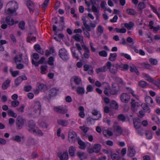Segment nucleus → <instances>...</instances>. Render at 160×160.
Masks as SVG:
<instances>
[{
	"label": "nucleus",
	"instance_id": "6ab92c4d",
	"mask_svg": "<svg viewBox=\"0 0 160 160\" xmlns=\"http://www.w3.org/2000/svg\"><path fill=\"white\" fill-rule=\"evenodd\" d=\"M45 61V58L44 57H42L38 62H36L33 59L32 60V63L33 65H34L35 66H38L39 64H42Z\"/></svg>",
	"mask_w": 160,
	"mask_h": 160
},
{
	"label": "nucleus",
	"instance_id": "423d86ee",
	"mask_svg": "<svg viewBox=\"0 0 160 160\" xmlns=\"http://www.w3.org/2000/svg\"><path fill=\"white\" fill-rule=\"evenodd\" d=\"M26 122V120L21 116H18L17 118L16 125L17 128L18 130L22 129Z\"/></svg>",
	"mask_w": 160,
	"mask_h": 160
},
{
	"label": "nucleus",
	"instance_id": "c85d7f7f",
	"mask_svg": "<svg viewBox=\"0 0 160 160\" xmlns=\"http://www.w3.org/2000/svg\"><path fill=\"white\" fill-rule=\"evenodd\" d=\"M98 119V118H96L94 119L90 117H88L86 119L87 122L89 124H93L94 123L95 120Z\"/></svg>",
	"mask_w": 160,
	"mask_h": 160
},
{
	"label": "nucleus",
	"instance_id": "4468645a",
	"mask_svg": "<svg viewBox=\"0 0 160 160\" xmlns=\"http://www.w3.org/2000/svg\"><path fill=\"white\" fill-rule=\"evenodd\" d=\"M103 85H104V88L105 90L104 91V93L107 96H110V85L108 83H103Z\"/></svg>",
	"mask_w": 160,
	"mask_h": 160
},
{
	"label": "nucleus",
	"instance_id": "774afa93",
	"mask_svg": "<svg viewBox=\"0 0 160 160\" xmlns=\"http://www.w3.org/2000/svg\"><path fill=\"white\" fill-rule=\"evenodd\" d=\"M145 135L148 139H149L152 138V133L149 131H146L145 132Z\"/></svg>",
	"mask_w": 160,
	"mask_h": 160
},
{
	"label": "nucleus",
	"instance_id": "a18cd8bd",
	"mask_svg": "<svg viewBox=\"0 0 160 160\" xmlns=\"http://www.w3.org/2000/svg\"><path fill=\"white\" fill-rule=\"evenodd\" d=\"M120 69L122 70H127L129 68V66L127 64H121L118 66Z\"/></svg>",
	"mask_w": 160,
	"mask_h": 160
},
{
	"label": "nucleus",
	"instance_id": "ddd939ff",
	"mask_svg": "<svg viewBox=\"0 0 160 160\" xmlns=\"http://www.w3.org/2000/svg\"><path fill=\"white\" fill-rule=\"evenodd\" d=\"M27 77L24 76H21L16 78L15 80V83L16 86H18L23 80H27Z\"/></svg>",
	"mask_w": 160,
	"mask_h": 160
},
{
	"label": "nucleus",
	"instance_id": "c03bdc74",
	"mask_svg": "<svg viewBox=\"0 0 160 160\" xmlns=\"http://www.w3.org/2000/svg\"><path fill=\"white\" fill-rule=\"evenodd\" d=\"M92 113L94 116H97L98 119L101 117V114L100 112L97 109H93L92 112Z\"/></svg>",
	"mask_w": 160,
	"mask_h": 160
},
{
	"label": "nucleus",
	"instance_id": "1a4fd4ad",
	"mask_svg": "<svg viewBox=\"0 0 160 160\" xmlns=\"http://www.w3.org/2000/svg\"><path fill=\"white\" fill-rule=\"evenodd\" d=\"M121 101L125 103H128L130 99V96L126 93H123L120 95Z\"/></svg>",
	"mask_w": 160,
	"mask_h": 160
},
{
	"label": "nucleus",
	"instance_id": "680f3d73",
	"mask_svg": "<svg viewBox=\"0 0 160 160\" xmlns=\"http://www.w3.org/2000/svg\"><path fill=\"white\" fill-rule=\"evenodd\" d=\"M138 85L142 88L145 87L147 85V83L146 82L144 81H140L138 83Z\"/></svg>",
	"mask_w": 160,
	"mask_h": 160
},
{
	"label": "nucleus",
	"instance_id": "bf43d9fd",
	"mask_svg": "<svg viewBox=\"0 0 160 160\" xmlns=\"http://www.w3.org/2000/svg\"><path fill=\"white\" fill-rule=\"evenodd\" d=\"M11 104L12 107L15 108L19 105V102L18 101H13L11 102Z\"/></svg>",
	"mask_w": 160,
	"mask_h": 160
},
{
	"label": "nucleus",
	"instance_id": "09e8293b",
	"mask_svg": "<svg viewBox=\"0 0 160 160\" xmlns=\"http://www.w3.org/2000/svg\"><path fill=\"white\" fill-rule=\"evenodd\" d=\"M10 72L13 77H16L19 75V71H13L12 68L10 69Z\"/></svg>",
	"mask_w": 160,
	"mask_h": 160
},
{
	"label": "nucleus",
	"instance_id": "603ef678",
	"mask_svg": "<svg viewBox=\"0 0 160 160\" xmlns=\"http://www.w3.org/2000/svg\"><path fill=\"white\" fill-rule=\"evenodd\" d=\"M114 30L116 31L117 32L121 33H125L126 32V29L125 28L119 29L117 28H115Z\"/></svg>",
	"mask_w": 160,
	"mask_h": 160
},
{
	"label": "nucleus",
	"instance_id": "338daca9",
	"mask_svg": "<svg viewBox=\"0 0 160 160\" xmlns=\"http://www.w3.org/2000/svg\"><path fill=\"white\" fill-rule=\"evenodd\" d=\"M25 106L24 105H22L21 106L18 108H16L17 110L19 112L22 113L24 111V109Z\"/></svg>",
	"mask_w": 160,
	"mask_h": 160
},
{
	"label": "nucleus",
	"instance_id": "58836bf2",
	"mask_svg": "<svg viewBox=\"0 0 160 160\" xmlns=\"http://www.w3.org/2000/svg\"><path fill=\"white\" fill-rule=\"evenodd\" d=\"M36 144V142L34 139L30 138L28 140L27 142V145L30 146L31 145H34Z\"/></svg>",
	"mask_w": 160,
	"mask_h": 160
},
{
	"label": "nucleus",
	"instance_id": "052dcab7",
	"mask_svg": "<svg viewBox=\"0 0 160 160\" xmlns=\"http://www.w3.org/2000/svg\"><path fill=\"white\" fill-rule=\"evenodd\" d=\"M118 118L122 122H124L126 119L125 117L122 114H119L118 116Z\"/></svg>",
	"mask_w": 160,
	"mask_h": 160
},
{
	"label": "nucleus",
	"instance_id": "f257e3e1",
	"mask_svg": "<svg viewBox=\"0 0 160 160\" xmlns=\"http://www.w3.org/2000/svg\"><path fill=\"white\" fill-rule=\"evenodd\" d=\"M18 8V5L16 2L14 1L10 2L6 5L5 13L6 14L12 15L15 12Z\"/></svg>",
	"mask_w": 160,
	"mask_h": 160
},
{
	"label": "nucleus",
	"instance_id": "13d9d810",
	"mask_svg": "<svg viewBox=\"0 0 160 160\" xmlns=\"http://www.w3.org/2000/svg\"><path fill=\"white\" fill-rule=\"evenodd\" d=\"M38 87L40 90L44 91L46 89V86L42 83H40L38 86Z\"/></svg>",
	"mask_w": 160,
	"mask_h": 160
},
{
	"label": "nucleus",
	"instance_id": "5701e85b",
	"mask_svg": "<svg viewBox=\"0 0 160 160\" xmlns=\"http://www.w3.org/2000/svg\"><path fill=\"white\" fill-rule=\"evenodd\" d=\"M34 49L38 53L42 55L44 54V52L39 44H37L34 46Z\"/></svg>",
	"mask_w": 160,
	"mask_h": 160
},
{
	"label": "nucleus",
	"instance_id": "79ce46f5",
	"mask_svg": "<svg viewBox=\"0 0 160 160\" xmlns=\"http://www.w3.org/2000/svg\"><path fill=\"white\" fill-rule=\"evenodd\" d=\"M32 33H29L28 34V37L27 39V42H31V41L35 42L36 40V38L35 37H31V35Z\"/></svg>",
	"mask_w": 160,
	"mask_h": 160
},
{
	"label": "nucleus",
	"instance_id": "2f4dec72",
	"mask_svg": "<svg viewBox=\"0 0 160 160\" xmlns=\"http://www.w3.org/2000/svg\"><path fill=\"white\" fill-rule=\"evenodd\" d=\"M72 79L73 80L74 82L77 85L80 84L81 82L80 78L78 76H74L72 78Z\"/></svg>",
	"mask_w": 160,
	"mask_h": 160
},
{
	"label": "nucleus",
	"instance_id": "e433bc0d",
	"mask_svg": "<svg viewBox=\"0 0 160 160\" xmlns=\"http://www.w3.org/2000/svg\"><path fill=\"white\" fill-rule=\"evenodd\" d=\"M126 12L128 14L131 15H135L137 13L136 11L134 9L132 8L127 9Z\"/></svg>",
	"mask_w": 160,
	"mask_h": 160
},
{
	"label": "nucleus",
	"instance_id": "e2e57ef3",
	"mask_svg": "<svg viewBox=\"0 0 160 160\" xmlns=\"http://www.w3.org/2000/svg\"><path fill=\"white\" fill-rule=\"evenodd\" d=\"M98 54L100 56L103 57H106L108 55L107 52L104 50L100 51Z\"/></svg>",
	"mask_w": 160,
	"mask_h": 160
},
{
	"label": "nucleus",
	"instance_id": "864d4df0",
	"mask_svg": "<svg viewBox=\"0 0 160 160\" xmlns=\"http://www.w3.org/2000/svg\"><path fill=\"white\" fill-rule=\"evenodd\" d=\"M118 90L114 88H110V96L111 95H114L117 94Z\"/></svg>",
	"mask_w": 160,
	"mask_h": 160
},
{
	"label": "nucleus",
	"instance_id": "412c9836",
	"mask_svg": "<svg viewBox=\"0 0 160 160\" xmlns=\"http://www.w3.org/2000/svg\"><path fill=\"white\" fill-rule=\"evenodd\" d=\"M101 148V145L99 144H97L94 145L92 150L90 152V153H92L93 152L98 153Z\"/></svg>",
	"mask_w": 160,
	"mask_h": 160
},
{
	"label": "nucleus",
	"instance_id": "4be33fe9",
	"mask_svg": "<svg viewBox=\"0 0 160 160\" xmlns=\"http://www.w3.org/2000/svg\"><path fill=\"white\" fill-rule=\"evenodd\" d=\"M134 127L136 129H138L140 127L141 121L138 118H135L133 120Z\"/></svg>",
	"mask_w": 160,
	"mask_h": 160
},
{
	"label": "nucleus",
	"instance_id": "7c9ffc66",
	"mask_svg": "<svg viewBox=\"0 0 160 160\" xmlns=\"http://www.w3.org/2000/svg\"><path fill=\"white\" fill-rule=\"evenodd\" d=\"M107 70V67L105 65V66H104L102 67L97 68L96 69V72L97 73H99L100 72H106Z\"/></svg>",
	"mask_w": 160,
	"mask_h": 160
},
{
	"label": "nucleus",
	"instance_id": "b1692460",
	"mask_svg": "<svg viewBox=\"0 0 160 160\" xmlns=\"http://www.w3.org/2000/svg\"><path fill=\"white\" fill-rule=\"evenodd\" d=\"M57 122L58 124L63 127H66L69 124L68 121L61 119L58 120Z\"/></svg>",
	"mask_w": 160,
	"mask_h": 160
},
{
	"label": "nucleus",
	"instance_id": "6e6d98bb",
	"mask_svg": "<svg viewBox=\"0 0 160 160\" xmlns=\"http://www.w3.org/2000/svg\"><path fill=\"white\" fill-rule=\"evenodd\" d=\"M145 79L146 80L150 82H152L153 81V79L147 74H144V75Z\"/></svg>",
	"mask_w": 160,
	"mask_h": 160
},
{
	"label": "nucleus",
	"instance_id": "ea45409f",
	"mask_svg": "<svg viewBox=\"0 0 160 160\" xmlns=\"http://www.w3.org/2000/svg\"><path fill=\"white\" fill-rule=\"evenodd\" d=\"M110 106L114 109L117 110L118 108V103L115 101H112L110 104Z\"/></svg>",
	"mask_w": 160,
	"mask_h": 160
},
{
	"label": "nucleus",
	"instance_id": "69168bd1",
	"mask_svg": "<svg viewBox=\"0 0 160 160\" xmlns=\"http://www.w3.org/2000/svg\"><path fill=\"white\" fill-rule=\"evenodd\" d=\"M33 133L34 134H38L41 136H42L43 135V133L42 131L38 129L37 128H36Z\"/></svg>",
	"mask_w": 160,
	"mask_h": 160
},
{
	"label": "nucleus",
	"instance_id": "bb28decb",
	"mask_svg": "<svg viewBox=\"0 0 160 160\" xmlns=\"http://www.w3.org/2000/svg\"><path fill=\"white\" fill-rule=\"evenodd\" d=\"M72 38L77 42H83V37L80 34H77L72 36Z\"/></svg>",
	"mask_w": 160,
	"mask_h": 160
},
{
	"label": "nucleus",
	"instance_id": "37998d69",
	"mask_svg": "<svg viewBox=\"0 0 160 160\" xmlns=\"http://www.w3.org/2000/svg\"><path fill=\"white\" fill-rule=\"evenodd\" d=\"M134 23L132 22H129L128 23H125L124 26L128 30H130L134 27Z\"/></svg>",
	"mask_w": 160,
	"mask_h": 160
},
{
	"label": "nucleus",
	"instance_id": "72a5a7b5",
	"mask_svg": "<svg viewBox=\"0 0 160 160\" xmlns=\"http://www.w3.org/2000/svg\"><path fill=\"white\" fill-rule=\"evenodd\" d=\"M78 110L80 111L79 113V116L82 118L85 117V114L84 112V108L82 106H80L78 108Z\"/></svg>",
	"mask_w": 160,
	"mask_h": 160
},
{
	"label": "nucleus",
	"instance_id": "7ed1b4c3",
	"mask_svg": "<svg viewBox=\"0 0 160 160\" xmlns=\"http://www.w3.org/2000/svg\"><path fill=\"white\" fill-rule=\"evenodd\" d=\"M41 105L39 102L36 101L35 102L32 106V114L34 115L37 113L39 115L41 112Z\"/></svg>",
	"mask_w": 160,
	"mask_h": 160
},
{
	"label": "nucleus",
	"instance_id": "20e7f679",
	"mask_svg": "<svg viewBox=\"0 0 160 160\" xmlns=\"http://www.w3.org/2000/svg\"><path fill=\"white\" fill-rule=\"evenodd\" d=\"M107 69H108L111 73L116 75L118 72V67L114 64L112 65L111 62L108 61L106 64Z\"/></svg>",
	"mask_w": 160,
	"mask_h": 160
},
{
	"label": "nucleus",
	"instance_id": "9d476101",
	"mask_svg": "<svg viewBox=\"0 0 160 160\" xmlns=\"http://www.w3.org/2000/svg\"><path fill=\"white\" fill-rule=\"evenodd\" d=\"M57 156L60 160H68V155L67 151H65L63 153L59 152L58 153Z\"/></svg>",
	"mask_w": 160,
	"mask_h": 160
},
{
	"label": "nucleus",
	"instance_id": "a19ab883",
	"mask_svg": "<svg viewBox=\"0 0 160 160\" xmlns=\"http://www.w3.org/2000/svg\"><path fill=\"white\" fill-rule=\"evenodd\" d=\"M145 8V5L144 2H140L138 5V10L140 12H142V10Z\"/></svg>",
	"mask_w": 160,
	"mask_h": 160
},
{
	"label": "nucleus",
	"instance_id": "f03ea898",
	"mask_svg": "<svg viewBox=\"0 0 160 160\" xmlns=\"http://www.w3.org/2000/svg\"><path fill=\"white\" fill-rule=\"evenodd\" d=\"M1 22L2 24L1 28L3 29H5L7 28L8 25L7 24L10 26H12L14 24L17 23L18 22V21L15 22L13 19L10 16L2 18Z\"/></svg>",
	"mask_w": 160,
	"mask_h": 160
},
{
	"label": "nucleus",
	"instance_id": "0e129e2a",
	"mask_svg": "<svg viewBox=\"0 0 160 160\" xmlns=\"http://www.w3.org/2000/svg\"><path fill=\"white\" fill-rule=\"evenodd\" d=\"M149 61L153 65H156L158 63L157 60L155 59L152 58H150L149 59Z\"/></svg>",
	"mask_w": 160,
	"mask_h": 160
},
{
	"label": "nucleus",
	"instance_id": "49530a36",
	"mask_svg": "<svg viewBox=\"0 0 160 160\" xmlns=\"http://www.w3.org/2000/svg\"><path fill=\"white\" fill-rule=\"evenodd\" d=\"M130 70L131 72H135L137 75L139 74V72L136 67L133 65H132L130 67Z\"/></svg>",
	"mask_w": 160,
	"mask_h": 160
},
{
	"label": "nucleus",
	"instance_id": "4d7b16f0",
	"mask_svg": "<svg viewBox=\"0 0 160 160\" xmlns=\"http://www.w3.org/2000/svg\"><path fill=\"white\" fill-rule=\"evenodd\" d=\"M103 133L105 136L108 135L109 136H111L113 135V133L112 131L108 130H104L103 132Z\"/></svg>",
	"mask_w": 160,
	"mask_h": 160
},
{
	"label": "nucleus",
	"instance_id": "c9c22d12",
	"mask_svg": "<svg viewBox=\"0 0 160 160\" xmlns=\"http://www.w3.org/2000/svg\"><path fill=\"white\" fill-rule=\"evenodd\" d=\"M117 57V54L115 53H111L108 58L109 60L111 61H115Z\"/></svg>",
	"mask_w": 160,
	"mask_h": 160
},
{
	"label": "nucleus",
	"instance_id": "2eb2a0df",
	"mask_svg": "<svg viewBox=\"0 0 160 160\" xmlns=\"http://www.w3.org/2000/svg\"><path fill=\"white\" fill-rule=\"evenodd\" d=\"M54 109L56 112L59 113H65L67 112L66 109L61 106L55 107Z\"/></svg>",
	"mask_w": 160,
	"mask_h": 160
},
{
	"label": "nucleus",
	"instance_id": "473e14b6",
	"mask_svg": "<svg viewBox=\"0 0 160 160\" xmlns=\"http://www.w3.org/2000/svg\"><path fill=\"white\" fill-rule=\"evenodd\" d=\"M104 28L101 25H99L97 28V34L99 37H100L103 32Z\"/></svg>",
	"mask_w": 160,
	"mask_h": 160
},
{
	"label": "nucleus",
	"instance_id": "393cba45",
	"mask_svg": "<svg viewBox=\"0 0 160 160\" xmlns=\"http://www.w3.org/2000/svg\"><path fill=\"white\" fill-rule=\"evenodd\" d=\"M76 149L75 147L70 146L68 149V152L70 156L71 157L74 156Z\"/></svg>",
	"mask_w": 160,
	"mask_h": 160
},
{
	"label": "nucleus",
	"instance_id": "a878e982",
	"mask_svg": "<svg viewBox=\"0 0 160 160\" xmlns=\"http://www.w3.org/2000/svg\"><path fill=\"white\" fill-rule=\"evenodd\" d=\"M22 57V54L16 56L14 58L15 62L17 64L18 63L22 62L23 61Z\"/></svg>",
	"mask_w": 160,
	"mask_h": 160
},
{
	"label": "nucleus",
	"instance_id": "f704fd0d",
	"mask_svg": "<svg viewBox=\"0 0 160 160\" xmlns=\"http://www.w3.org/2000/svg\"><path fill=\"white\" fill-rule=\"evenodd\" d=\"M10 80H7L5 81L2 84V88L3 89H6L9 86V83L10 82Z\"/></svg>",
	"mask_w": 160,
	"mask_h": 160
},
{
	"label": "nucleus",
	"instance_id": "c756f323",
	"mask_svg": "<svg viewBox=\"0 0 160 160\" xmlns=\"http://www.w3.org/2000/svg\"><path fill=\"white\" fill-rule=\"evenodd\" d=\"M76 92L78 94L83 95L85 93V90L83 87H78L76 88Z\"/></svg>",
	"mask_w": 160,
	"mask_h": 160
},
{
	"label": "nucleus",
	"instance_id": "a211bd4d",
	"mask_svg": "<svg viewBox=\"0 0 160 160\" xmlns=\"http://www.w3.org/2000/svg\"><path fill=\"white\" fill-rule=\"evenodd\" d=\"M58 91V89L57 88H53L49 90V95L50 98L55 97L57 94V92Z\"/></svg>",
	"mask_w": 160,
	"mask_h": 160
},
{
	"label": "nucleus",
	"instance_id": "9b49d317",
	"mask_svg": "<svg viewBox=\"0 0 160 160\" xmlns=\"http://www.w3.org/2000/svg\"><path fill=\"white\" fill-rule=\"evenodd\" d=\"M28 130L30 132L33 133L36 128L35 122L32 120L30 121L28 123Z\"/></svg>",
	"mask_w": 160,
	"mask_h": 160
},
{
	"label": "nucleus",
	"instance_id": "dca6fc26",
	"mask_svg": "<svg viewBox=\"0 0 160 160\" xmlns=\"http://www.w3.org/2000/svg\"><path fill=\"white\" fill-rule=\"evenodd\" d=\"M145 101L147 103L146 104L150 107H153L154 106L153 100L151 97L148 96H146L145 98Z\"/></svg>",
	"mask_w": 160,
	"mask_h": 160
},
{
	"label": "nucleus",
	"instance_id": "3c124183",
	"mask_svg": "<svg viewBox=\"0 0 160 160\" xmlns=\"http://www.w3.org/2000/svg\"><path fill=\"white\" fill-rule=\"evenodd\" d=\"M72 54L73 58L78 60L79 59L78 54L77 53L76 51L75 50L72 49Z\"/></svg>",
	"mask_w": 160,
	"mask_h": 160
},
{
	"label": "nucleus",
	"instance_id": "6e6552de",
	"mask_svg": "<svg viewBox=\"0 0 160 160\" xmlns=\"http://www.w3.org/2000/svg\"><path fill=\"white\" fill-rule=\"evenodd\" d=\"M68 138L69 142L71 143H73L76 139L77 134L73 131H69L68 133Z\"/></svg>",
	"mask_w": 160,
	"mask_h": 160
},
{
	"label": "nucleus",
	"instance_id": "aec40b11",
	"mask_svg": "<svg viewBox=\"0 0 160 160\" xmlns=\"http://www.w3.org/2000/svg\"><path fill=\"white\" fill-rule=\"evenodd\" d=\"M136 154V151L133 148L129 147L128 148V156L132 157L134 156Z\"/></svg>",
	"mask_w": 160,
	"mask_h": 160
},
{
	"label": "nucleus",
	"instance_id": "39448f33",
	"mask_svg": "<svg viewBox=\"0 0 160 160\" xmlns=\"http://www.w3.org/2000/svg\"><path fill=\"white\" fill-rule=\"evenodd\" d=\"M58 56L61 58L65 61H68L69 58L67 51L63 48L59 50Z\"/></svg>",
	"mask_w": 160,
	"mask_h": 160
},
{
	"label": "nucleus",
	"instance_id": "4c0bfd02",
	"mask_svg": "<svg viewBox=\"0 0 160 160\" xmlns=\"http://www.w3.org/2000/svg\"><path fill=\"white\" fill-rule=\"evenodd\" d=\"M141 106L145 111L149 113L150 112V108L148 106V105L145 103H143L141 105Z\"/></svg>",
	"mask_w": 160,
	"mask_h": 160
},
{
	"label": "nucleus",
	"instance_id": "f8f14e48",
	"mask_svg": "<svg viewBox=\"0 0 160 160\" xmlns=\"http://www.w3.org/2000/svg\"><path fill=\"white\" fill-rule=\"evenodd\" d=\"M26 4L28 6L30 12L33 13L34 11L35 5L30 0H26Z\"/></svg>",
	"mask_w": 160,
	"mask_h": 160
},
{
	"label": "nucleus",
	"instance_id": "f3484780",
	"mask_svg": "<svg viewBox=\"0 0 160 160\" xmlns=\"http://www.w3.org/2000/svg\"><path fill=\"white\" fill-rule=\"evenodd\" d=\"M82 47L83 49L85 50V52L83 53V56L86 58H88L89 57V54L90 51L87 46L86 45H83L82 46Z\"/></svg>",
	"mask_w": 160,
	"mask_h": 160
},
{
	"label": "nucleus",
	"instance_id": "0eeeda50",
	"mask_svg": "<svg viewBox=\"0 0 160 160\" xmlns=\"http://www.w3.org/2000/svg\"><path fill=\"white\" fill-rule=\"evenodd\" d=\"M113 132L117 136L121 135L123 132L122 128L116 123L113 125Z\"/></svg>",
	"mask_w": 160,
	"mask_h": 160
},
{
	"label": "nucleus",
	"instance_id": "8fccbe9b",
	"mask_svg": "<svg viewBox=\"0 0 160 160\" xmlns=\"http://www.w3.org/2000/svg\"><path fill=\"white\" fill-rule=\"evenodd\" d=\"M90 2L92 5V11L94 12L99 13V11L98 10V8L94 5V3H95V2H93L92 0H91Z\"/></svg>",
	"mask_w": 160,
	"mask_h": 160
},
{
	"label": "nucleus",
	"instance_id": "de8ad7c7",
	"mask_svg": "<svg viewBox=\"0 0 160 160\" xmlns=\"http://www.w3.org/2000/svg\"><path fill=\"white\" fill-rule=\"evenodd\" d=\"M7 113L8 115L14 118H16L17 116V115L14 113V112L11 109L8 110Z\"/></svg>",
	"mask_w": 160,
	"mask_h": 160
},
{
	"label": "nucleus",
	"instance_id": "cd10ccee",
	"mask_svg": "<svg viewBox=\"0 0 160 160\" xmlns=\"http://www.w3.org/2000/svg\"><path fill=\"white\" fill-rule=\"evenodd\" d=\"M78 143L80 145L79 147V148L82 150H84L86 147L85 143L80 139L78 138Z\"/></svg>",
	"mask_w": 160,
	"mask_h": 160
},
{
	"label": "nucleus",
	"instance_id": "5fc2aeb1",
	"mask_svg": "<svg viewBox=\"0 0 160 160\" xmlns=\"http://www.w3.org/2000/svg\"><path fill=\"white\" fill-rule=\"evenodd\" d=\"M48 67L47 65H42L40 68L41 70V73L42 74H45L46 73L45 71L47 70Z\"/></svg>",
	"mask_w": 160,
	"mask_h": 160
}]
</instances>
